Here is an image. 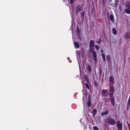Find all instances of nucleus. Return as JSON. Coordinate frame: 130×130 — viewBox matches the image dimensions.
Here are the masks:
<instances>
[{
  "label": "nucleus",
  "instance_id": "obj_1",
  "mask_svg": "<svg viewBox=\"0 0 130 130\" xmlns=\"http://www.w3.org/2000/svg\"><path fill=\"white\" fill-rule=\"evenodd\" d=\"M105 121L109 124L113 126L115 125L116 124L115 120L111 118L107 119L105 120Z\"/></svg>",
  "mask_w": 130,
  "mask_h": 130
},
{
  "label": "nucleus",
  "instance_id": "obj_2",
  "mask_svg": "<svg viewBox=\"0 0 130 130\" xmlns=\"http://www.w3.org/2000/svg\"><path fill=\"white\" fill-rule=\"evenodd\" d=\"M92 49L90 48L89 50L90 51L92 52L93 55L94 60V61L95 63H96L97 62V59L96 52L92 50Z\"/></svg>",
  "mask_w": 130,
  "mask_h": 130
},
{
  "label": "nucleus",
  "instance_id": "obj_3",
  "mask_svg": "<svg viewBox=\"0 0 130 130\" xmlns=\"http://www.w3.org/2000/svg\"><path fill=\"white\" fill-rule=\"evenodd\" d=\"M114 93H109V96L111 98H109V99L111 101V104L112 105H114L115 104V101L114 97L113 96Z\"/></svg>",
  "mask_w": 130,
  "mask_h": 130
},
{
  "label": "nucleus",
  "instance_id": "obj_4",
  "mask_svg": "<svg viewBox=\"0 0 130 130\" xmlns=\"http://www.w3.org/2000/svg\"><path fill=\"white\" fill-rule=\"evenodd\" d=\"M117 126L118 130H122V124L119 121H118L117 122Z\"/></svg>",
  "mask_w": 130,
  "mask_h": 130
},
{
  "label": "nucleus",
  "instance_id": "obj_5",
  "mask_svg": "<svg viewBox=\"0 0 130 130\" xmlns=\"http://www.w3.org/2000/svg\"><path fill=\"white\" fill-rule=\"evenodd\" d=\"M83 9V7L82 6H78L76 9V13H78L80 11Z\"/></svg>",
  "mask_w": 130,
  "mask_h": 130
},
{
  "label": "nucleus",
  "instance_id": "obj_6",
  "mask_svg": "<svg viewBox=\"0 0 130 130\" xmlns=\"http://www.w3.org/2000/svg\"><path fill=\"white\" fill-rule=\"evenodd\" d=\"M94 41L92 40L90 42V47H94Z\"/></svg>",
  "mask_w": 130,
  "mask_h": 130
},
{
  "label": "nucleus",
  "instance_id": "obj_7",
  "mask_svg": "<svg viewBox=\"0 0 130 130\" xmlns=\"http://www.w3.org/2000/svg\"><path fill=\"white\" fill-rule=\"evenodd\" d=\"M109 80L110 82L113 84L114 83V78L112 76H111L109 77Z\"/></svg>",
  "mask_w": 130,
  "mask_h": 130
},
{
  "label": "nucleus",
  "instance_id": "obj_8",
  "mask_svg": "<svg viewBox=\"0 0 130 130\" xmlns=\"http://www.w3.org/2000/svg\"><path fill=\"white\" fill-rule=\"evenodd\" d=\"M125 37L127 39H129L130 38V34L128 32H126L125 36Z\"/></svg>",
  "mask_w": 130,
  "mask_h": 130
},
{
  "label": "nucleus",
  "instance_id": "obj_9",
  "mask_svg": "<svg viewBox=\"0 0 130 130\" xmlns=\"http://www.w3.org/2000/svg\"><path fill=\"white\" fill-rule=\"evenodd\" d=\"M125 5L127 9L130 10V1H128L126 3Z\"/></svg>",
  "mask_w": 130,
  "mask_h": 130
},
{
  "label": "nucleus",
  "instance_id": "obj_10",
  "mask_svg": "<svg viewBox=\"0 0 130 130\" xmlns=\"http://www.w3.org/2000/svg\"><path fill=\"white\" fill-rule=\"evenodd\" d=\"M114 91L115 89L114 87H110L109 89V92H110V93H114Z\"/></svg>",
  "mask_w": 130,
  "mask_h": 130
},
{
  "label": "nucleus",
  "instance_id": "obj_11",
  "mask_svg": "<svg viewBox=\"0 0 130 130\" xmlns=\"http://www.w3.org/2000/svg\"><path fill=\"white\" fill-rule=\"evenodd\" d=\"M87 69L89 73H91L92 71V68L91 66L90 65H88L87 67Z\"/></svg>",
  "mask_w": 130,
  "mask_h": 130
},
{
  "label": "nucleus",
  "instance_id": "obj_12",
  "mask_svg": "<svg viewBox=\"0 0 130 130\" xmlns=\"http://www.w3.org/2000/svg\"><path fill=\"white\" fill-rule=\"evenodd\" d=\"M130 105V95L129 96V98L127 102V108L128 109L129 108V106Z\"/></svg>",
  "mask_w": 130,
  "mask_h": 130
},
{
  "label": "nucleus",
  "instance_id": "obj_13",
  "mask_svg": "<svg viewBox=\"0 0 130 130\" xmlns=\"http://www.w3.org/2000/svg\"><path fill=\"white\" fill-rule=\"evenodd\" d=\"M110 20L112 22L114 21V16L112 14H111L110 15Z\"/></svg>",
  "mask_w": 130,
  "mask_h": 130
},
{
  "label": "nucleus",
  "instance_id": "obj_14",
  "mask_svg": "<svg viewBox=\"0 0 130 130\" xmlns=\"http://www.w3.org/2000/svg\"><path fill=\"white\" fill-rule=\"evenodd\" d=\"M74 44L75 48H79V44L77 42H75L74 43Z\"/></svg>",
  "mask_w": 130,
  "mask_h": 130
},
{
  "label": "nucleus",
  "instance_id": "obj_15",
  "mask_svg": "<svg viewBox=\"0 0 130 130\" xmlns=\"http://www.w3.org/2000/svg\"><path fill=\"white\" fill-rule=\"evenodd\" d=\"M108 111H106L103 112L101 113V115L102 116L107 115L108 114Z\"/></svg>",
  "mask_w": 130,
  "mask_h": 130
},
{
  "label": "nucleus",
  "instance_id": "obj_16",
  "mask_svg": "<svg viewBox=\"0 0 130 130\" xmlns=\"http://www.w3.org/2000/svg\"><path fill=\"white\" fill-rule=\"evenodd\" d=\"M113 33V34L115 35H116L117 34V31L116 29L115 28H113L112 29Z\"/></svg>",
  "mask_w": 130,
  "mask_h": 130
},
{
  "label": "nucleus",
  "instance_id": "obj_17",
  "mask_svg": "<svg viewBox=\"0 0 130 130\" xmlns=\"http://www.w3.org/2000/svg\"><path fill=\"white\" fill-rule=\"evenodd\" d=\"M102 57L103 59V60L104 61L105 60V54L104 53H103L102 54Z\"/></svg>",
  "mask_w": 130,
  "mask_h": 130
},
{
  "label": "nucleus",
  "instance_id": "obj_18",
  "mask_svg": "<svg viewBox=\"0 0 130 130\" xmlns=\"http://www.w3.org/2000/svg\"><path fill=\"white\" fill-rule=\"evenodd\" d=\"M107 59V60L108 62L110 61L111 60L110 56L109 55H107L106 56Z\"/></svg>",
  "mask_w": 130,
  "mask_h": 130
},
{
  "label": "nucleus",
  "instance_id": "obj_19",
  "mask_svg": "<svg viewBox=\"0 0 130 130\" xmlns=\"http://www.w3.org/2000/svg\"><path fill=\"white\" fill-rule=\"evenodd\" d=\"M129 10L130 9H125V12L127 13L128 14H129L130 13V11Z\"/></svg>",
  "mask_w": 130,
  "mask_h": 130
},
{
  "label": "nucleus",
  "instance_id": "obj_20",
  "mask_svg": "<svg viewBox=\"0 0 130 130\" xmlns=\"http://www.w3.org/2000/svg\"><path fill=\"white\" fill-rule=\"evenodd\" d=\"M87 105L89 107H90L91 106V101L90 100L88 101Z\"/></svg>",
  "mask_w": 130,
  "mask_h": 130
},
{
  "label": "nucleus",
  "instance_id": "obj_21",
  "mask_svg": "<svg viewBox=\"0 0 130 130\" xmlns=\"http://www.w3.org/2000/svg\"><path fill=\"white\" fill-rule=\"evenodd\" d=\"M97 111L95 109H94L93 110V115L94 116L95 115Z\"/></svg>",
  "mask_w": 130,
  "mask_h": 130
},
{
  "label": "nucleus",
  "instance_id": "obj_22",
  "mask_svg": "<svg viewBox=\"0 0 130 130\" xmlns=\"http://www.w3.org/2000/svg\"><path fill=\"white\" fill-rule=\"evenodd\" d=\"M95 49H96L97 50H98L100 49L99 47V46L98 45H95Z\"/></svg>",
  "mask_w": 130,
  "mask_h": 130
},
{
  "label": "nucleus",
  "instance_id": "obj_23",
  "mask_svg": "<svg viewBox=\"0 0 130 130\" xmlns=\"http://www.w3.org/2000/svg\"><path fill=\"white\" fill-rule=\"evenodd\" d=\"M107 91L106 90H103L102 91V94H104L105 93H106V92Z\"/></svg>",
  "mask_w": 130,
  "mask_h": 130
},
{
  "label": "nucleus",
  "instance_id": "obj_24",
  "mask_svg": "<svg viewBox=\"0 0 130 130\" xmlns=\"http://www.w3.org/2000/svg\"><path fill=\"white\" fill-rule=\"evenodd\" d=\"M93 129L94 130H99V129L97 126H95L93 127Z\"/></svg>",
  "mask_w": 130,
  "mask_h": 130
},
{
  "label": "nucleus",
  "instance_id": "obj_25",
  "mask_svg": "<svg viewBox=\"0 0 130 130\" xmlns=\"http://www.w3.org/2000/svg\"><path fill=\"white\" fill-rule=\"evenodd\" d=\"M85 85L86 87L88 89H89V87L88 85L86 83L85 84Z\"/></svg>",
  "mask_w": 130,
  "mask_h": 130
},
{
  "label": "nucleus",
  "instance_id": "obj_26",
  "mask_svg": "<svg viewBox=\"0 0 130 130\" xmlns=\"http://www.w3.org/2000/svg\"><path fill=\"white\" fill-rule=\"evenodd\" d=\"M70 2L71 4H72L75 0H70Z\"/></svg>",
  "mask_w": 130,
  "mask_h": 130
},
{
  "label": "nucleus",
  "instance_id": "obj_27",
  "mask_svg": "<svg viewBox=\"0 0 130 130\" xmlns=\"http://www.w3.org/2000/svg\"><path fill=\"white\" fill-rule=\"evenodd\" d=\"M84 14H85V12L84 11H83L82 13V16L83 17H84Z\"/></svg>",
  "mask_w": 130,
  "mask_h": 130
},
{
  "label": "nucleus",
  "instance_id": "obj_28",
  "mask_svg": "<svg viewBox=\"0 0 130 130\" xmlns=\"http://www.w3.org/2000/svg\"><path fill=\"white\" fill-rule=\"evenodd\" d=\"M102 72L101 69H100V75H101V74H102Z\"/></svg>",
  "mask_w": 130,
  "mask_h": 130
},
{
  "label": "nucleus",
  "instance_id": "obj_29",
  "mask_svg": "<svg viewBox=\"0 0 130 130\" xmlns=\"http://www.w3.org/2000/svg\"><path fill=\"white\" fill-rule=\"evenodd\" d=\"M85 79H86V81L87 82H88V79H87L86 78H85Z\"/></svg>",
  "mask_w": 130,
  "mask_h": 130
},
{
  "label": "nucleus",
  "instance_id": "obj_30",
  "mask_svg": "<svg viewBox=\"0 0 130 130\" xmlns=\"http://www.w3.org/2000/svg\"><path fill=\"white\" fill-rule=\"evenodd\" d=\"M96 42L98 44H100V43L101 42L99 41V42Z\"/></svg>",
  "mask_w": 130,
  "mask_h": 130
},
{
  "label": "nucleus",
  "instance_id": "obj_31",
  "mask_svg": "<svg viewBox=\"0 0 130 130\" xmlns=\"http://www.w3.org/2000/svg\"><path fill=\"white\" fill-rule=\"evenodd\" d=\"M99 42H101V38H100L99 39Z\"/></svg>",
  "mask_w": 130,
  "mask_h": 130
},
{
  "label": "nucleus",
  "instance_id": "obj_32",
  "mask_svg": "<svg viewBox=\"0 0 130 130\" xmlns=\"http://www.w3.org/2000/svg\"><path fill=\"white\" fill-rule=\"evenodd\" d=\"M119 8H120V11H121V7H120Z\"/></svg>",
  "mask_w": 130,
  "mask_h": 130
},
{
  "label": "nucleus",
  "instance_id": "obj_33",
  "mask_svg": "<svg viewBox=\"0 0 130 130\" xmlns=\"http://www.w3.org/2000/svg\"><path fill=\"white\" fill-rule=\"evenodd\" d=\"M101 52L102 53V52H104V51L102 50L101 51Z\"/></svg>",
  "mask_w": 130,
  "mask_h": 130
},
{
  "label": "nucleus",
  "instance_id": "obj_34",
  "mask_svg": "<svg viewBox=\"0 0 130 130\" xmlns=\"http://www.w3.org/2000/svg\"><path fill=\"white\" fill-rule=\"evenodd\" d=\"M96 84H97V83L96 82H95L94 83V84H95V85H96Z\"/></svg>",
  "mask_w": 130,
  "mask_h": 130
},
{
  "label": "nucleus",
  "instance_id": "obj_35",
  "mask_svg": "<svg viewBox=\"0 0 130 130\" xmlns=\"http://www.w3.org/2000/svg\"><path fill=\"white\" fill-rule=\"evenodd\" d=\"M84 97L83 98V101L84 102Z\"/></svg>",
  "mask_w": 130,
  "mask_h": 130
},
{
  "label": "nucleus",
  "instance_id": "obj_36",
  "mask_svg": "<svg viewBox=\"0 0 130 130\" xmlns=\"http://www.w3.org/2000/svg\"><path fill=\"white\" fill-rule=\"evenodd\" d=\"M89 97V96H88V97ZM89 98H90V97L89 96Z\"/></svg>",
  "mask_w": 130,
  "mask_h": 130
},
{
  "label": "nucleus",
  "instance_id": "obj_37",
  "mask_svg": "<svg viewBox=\"0 0 130 130\" xmlns=\"http://www.w3.org/2000/svg\"><path fill=\"white\" fill-rule=\"evenodd\" d=\"M80 70V67H79Z\"/></svg>",
  "mask_w": 130,
  "mask_h": 130
}]
</instances>
